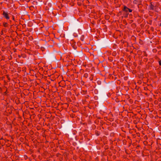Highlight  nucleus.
Returning a JSON list of instances; mask_svg holds the SVG:
<instances>
[{
  "label": "nucleus",
  "instance_id": "nucleus-1",
  "mask_svg": "<svg viewBox=\"0 0 161 161\" xmlns=\"http://www.w3.org/2000/svg\"><path fill=\"white\" fill-rule=\"evenodd\" d=\"M70 44L74 49L75 50L77 48V45L74 40H71L70 42Z\"/></svg>",
  "mask_w": 161,
  "mask_h": 161
},
{
  "label": "nucleus",
  "instance_id": "nucleus-2",
  "mask_svg": "<svg viewBox=\"0 0 161 161\" xmlns=\"http://www.w3.org/2000/svg\"><path fill=\"white\" fill-rule=\"evenodd\" d=\"M2 15L3 16V17L7 19H9V16L8 14V12H5L4 11H3V13Z\"/></svg>",
  "mask_w": 161,
  "mask_h": 161
},
{
  "label": "nucleus",
  "instance_id": "nucleus-3",
  "mask_svg": "<svg viewBox=\"0 0 161 161\" xmlns=\"http://www.w3.org/2000/svg\"><path fill=\"white\" fill-rule=\"evenodd\" d=\"M128 8H127L126 6H124V8L122 9L123 12L128 13Z\"/></svg>",
  "mask_w": 161,
  "mask_h": 161
},
{
  "label": "nucleus",
  "instance_id": "nucleus-4",
  "mask_svg": "<svg viewBox=\"0 0 161 161\" xmlns=\"http://www.w3.org/2000/svg\"><path fill=\"white\" fill-rule=\"evenodd\" d=\"M141 3V0H135L133 3L134 4H137L140 3Z\"/></svg>",
  "mask_w": 161,
  "mask_h": 161
},
{
  "label": "nucleus",
  "instance_id": "nucleus-5",
  "mask_svg": "<svg viewBox=\"0 0 161 161\" xmlns=\"http://www.w3.org/2000/svg\"><path fill=\"white\" fill-rule=\"evenodd\" d=\"M129 14V13H128L124 12L123 14V15L124 17L125 18H127L128 16V15Z\"/></svg>",
  "mask_w": 161,
  "mask_h": 161
},
{
  "label": "nucleus",
  "instance_id": "nucleus-6",
  "mask_svg": "<svg viewBox=\"0 0 161 161\" xmlns=\"http://www.w3.org/2000/svg\"><path fill=\"white\" fill-rule=\"evenodd\" d=\"M3 25L4 27H7L8 26V24L7 23L5 22L3 23Z\"/></svg>",
  "mask_w": 161,
  "mask_h": 161
},
{
  "label": "nucleus",
  "instance_id": "nucleus-7",
  "mask_svg": "<svg viewBox=\"0 0 161 161\" xmlns=\"http://www.w3.org/2000/svg\"><path fill=\"white\" fill-rule=\"evenodd\" d=\"M154 6L153 5L152 3L151 4V5L150 6V8L151 9L153 10L154 9Z\"/></svg>",
  "mask_w": 161,
  "mask_h": 161
},
{
  "label": "nucleus",
  "instance_id": "nucleus-8",
  "mask_svg": "<svg viewBox=\"0 0 161 161\" xmlns=\"http://www.w3.org/2000/svg\"><path fill=\"white\" fill-rule=\"evenodd\" d=\"M93 75H91L89 77V79L90 80L92 81L93 79Z\"/></svg>",
  "mask_w": 161,
  "mask_h": 161
},
{
  "label": "nucleus",
  "instance_id": "nucleus-9",
  "mask_svg": "<svg viewBox=\"0 0 161 161\" xmlns=\"http://www.w3.org/2000/svg\"><path fill=\"white\" fill-rule=\"evenodd\" d=\"M88 76V74L87 73H86L84 74V77L85 78H87Z\"/></svg>",
  "mask_w": 161,
  "mask_h": 161
},
{
  "label": "nucleus",
  "instance_id": "nucleus-10",
  "mask_svg": "<svg viewBox=\"0 0 161 161\" xmlns=\"http://www.w3.org/2000/svg\"><path fill=\"white\" fill-rule=\"evenodd\" d=\"M122 12H123L122 10V11H119L118 13V16H119L121 14H122Z\"/></svg>",
  "mask_w": 161,
  "mask_h": 161
},
{
  "label": "nucleus",
  "instance_id": "nucleus-11",
  "mask_svg": "<svg viewBox=\"0 0 161 161\" xmlns=\"http://www.w3.org/2000/svg\"><path fill=\"white\" fill-rule=\"evenodd\" d=\"M86 4H88L90 3L89 1L88 0H86Z\"/></svg>",
  "mask_w": 161,
  "mask_h": 161
},
{
  "label": "nucleus",
  "instance_id": "nucleus-12",
  "mask_svg": "<svg viewBox=\"0 0 161 161\" xmlns=\"http://www.w3.org/2000/svg\"><path fill=\"white\" fill-rule=\"evenodd\" d=\"M128 11H129V12L130 13H131L132 12V10L128 8Z\"/></svg>",
  "mask_w": 161,
  "mask_h": 161
},
{
  "label": "nucleus",
  "instance_id": "nucleus-13",
  "mask_svg": "<svg viewBox=\"0 0 161 161\" xmlns=\"http://www.w3.org/2000/svg\"><path fill=\"white\" fill-rule=\"evenodd\" d=\"M84 36H82L81 38H80V40L82 41H84Z\"/></svg>",
  "mask_w": 161,
  "mask_h": 161
},
{
  "label": "nucleus",
  "instance_id": "nucleus-14",
  "mask_svg": "<svg viewBox=\"0 0 161 161\" xmlns=\"http://www.w3.org/2000/svg\"><path fill=\"white\" fill-rule=\"evenodd\" d=\"M159 65L161 66V60L159 61Z\"/></svg>",
  "mask_w": 161,
  "mask_h": 161
},
{
  "label": "nucleus",
  "instance_id": "nucleus-15",
  "mask_svg": "<svg viewBox=\"0 0 161 161\" xmlns=\"http://www.w3.org/2000/svg\"><path fill=\"white\" fill-rule=\"evenodd\" d=\"M13 19L15 21V20H14V16H13Z\"/></svg>",
  "mask_w": 161,
  "mask_h": 161
},
{
  "label": "nucleus",
  "instance_id": "nucleus-16",
  "mask_svg": "<svg viewBox=\"0 0 161 161\" xmlns=\"http://www.w3.org/2000/svg\"><path fill=\"white\" fill-rule=\"evenodd\" d=\"M7 90L4 92V93L5 94H6L7 93Z\"/></svg>",
  "mask_w": 161,
  "mask_h": 161
},
{
  "label": "nucleus",
  "instance_id": "nucleus-17",
  "mask_svg": "<svg viewBox=\"0 0 161 161\" xmlns=\"http://www.w3.org/2000/svg\"><path fill=\"white\" fill-rule=\"evenodd\" d=\"M159 25L161 26V23H160Z\"/></svg>",
  "mask_w": 161,
  "mask_h": 161
}]
</instances>
